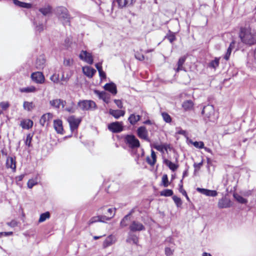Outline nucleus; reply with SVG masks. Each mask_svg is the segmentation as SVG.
Instances as JSON below:
<instances>
[{
  "label": "nucleus",
  "mask_w": 256,
  "mask_h": 256,
  "mask_svg": "<svg viewBox=\"0 0 256 256\" xmlns=\"http://www.w3.org/2000/svg\"><path fill=\"white\" fill-rule=\"evenodd\" d=\"M202 114L204 116V118L206 122H215L218 118L214 109L212 105L208 104L204 107Z\"/></svg>",
  "instance_id": "3"
},
{
  "label": "nucleus",
  "mask_w": 256,
  "mask_h": 256,
  "mask_svg": "<svg viewBox=\"0 0 256 256\" xmlns=\"http://www.w3.org/2000/svg\"><path fill=\"white\" fill-rule=\"evenodd\" d=\"M50 217V214L47 212L40 214L38 222H42Z\"/></svg>",
  "instance_id": "39"
},
{
  "label": "nucleus",
  "mask_w": 256,
  "mask_h": 256,
  "mask_svg": "<svg viewBox=\"0 0 256 256\" xmlns=\"http://www.w3.org/2000/svg\"><path fill=\"white\" fill-rule=\"evenodd\" d=\"M33 135L31 134H28L26 136V140H25V144L28 147L32 146L31 142L32 140Z\"/></svg>",
  "instance_id": "44"
},
{
  "label": "nucleus",
  "mask_w": 256,
  "mask_h": 256,
  "mask_svg": "<svg viewBox=\"0 0 256 256\" xmlns=\"http://www.w3.org/2000/svg\"><path fill=\"white\" fill-rule=\"evenodd\" d=\"M162 145L163 146L164 150H166V152H167L168 149V148L170 149V145L168 144H164Z\"/></svg>",
  "instance_id": "64"
},
{
  "label": "nucleus",
  "mask_w": 256,
  "mask_h": 256,
  "mask_svg": "<svg viewBox=\"0 0 256 256\" xmlns=\"http://www.w3.org/2000/svg\"><path fill=\"white\" fill-rule=\"evenodd\" d=\"M182 182V179L180 180L181 184H180L179 191L184 196V195H186V192L183 189Z\"/></svg>",
  "instance_id": "55"
},
{
  "label": "nucleus",
  "mask_w": 256,
  "mask_h": 256,
  "mask_svg": "<svg viewBox=\"0 0 256 256\" xmlns=\"http://www.w3.org/2000/svg\"><path fill=\"white\" fill-rule=\"evenodd\" d=\"M34 24H36V32H40L44 30V26L42 24H39L38 25H37L36 22H34Z\"/></svg>",
  "instance_id": "52"
},
{
  "label": "nucleus",
  "mask_w": 256,
  "mask_h": 256,
  "mask_svg": "<svg viewBox=\"0 0 256 256\" xmlns=\"http://www.w3.org/2000/svg\"><path fill=\"white\" fill-rule=\"evenodd\" d=\"M162 116L163 120L166 122L170 123L172 122V118L168 113L163 112L162 113Z\"/></svg>",
  "instance_id": "42"
},
{
  "label": "nucleus",
  "mask_w": 256,
  "mask_h": 256,
  "mask_svg": "<svg viewBox=\"0 0 256 256\" xmlns=\"http://www.w3.org/2000/svg\"><path fill=\"white\" fill-rule=\"evenodd\" d=\"M94 92V94H96L100 99H102L106 103L108 104L110 102V94L106 92H100L98 90H95Z\"/></svg>",
  "instance_id": "15"
},
{
  "label": "nucleus",
  "mask_w": 256,
  "mask_h": 256,
  "mask_svg": "<svg viewBox=\"0 0 256 256\" xmlns=\"http://www.w3.org/2000/svg\"><path fill=\"white\" fill-rule=\"evenodd\" d=\"M234 197L236 200L240 204H246L248 200L242 196L238 194H234Z\"/></svg>",
  "instance_id": "41"
},
{
  "label": "nucleus",
  "mask_w": 256,
  "mask_h": 256,
  "mask_svg": "<svg viewBox=\"0 0 256 256\" xmlns=\"http://www.w3.org/2000/svg\"><path fill=\"white\" fill-rule=\"evenodd\" d=\"M46 65V58L44 55L40 56L36 59V68L38 70H42L44 68Z\"/></svg>",
  "instance_id": "17"
},
{
  "label": "nucleus",
  "mask_w": 256,
  "mask_h": 256,
  "mask_svg": "<svg viewBox=\"0 0 256 256\" xmlns=\"http://www.w3.org/2000/svg\"><path fill=\"white\" fill-rule=\"evenodd\" d=\"M38 184L37 178H32L28 180L27 183L28 187L29 188H32L34 186Z\"/></svg>",
  "instance_id": "40"
},
{
  "label": "nucleus",
  "mask_w": 256,
  "mask_h": 256,
  "mask_svg": "<svg viewBox=\"0 0 256 256\" xmlns=\"http://www.w3.org/2000/svg\"><path fill=\"white\" fill-rule=\"evenodd\" d=\"M52 7L49 5H46L44 7L40 8H39L38 10L44 16H48L52 12Z\"/></svg>",
  "instance_id": "27"
},
{
  "label": "nucleus",
  "mask_w": 256,
  "mask_h": 256,
  "mask_svg": "<svg viewBox=\"0 0 256 256\" xmlns=\"http://www.w3.org/2000/svg\"><path fill=\"white\" fill-rule=\"evenodd\" d=\"M220 63V58H216L215 59L212 61H211L209 64L208 66L210 68H216L218 65Z\"/></svg>",
  "instance_id": "37"
},
{
  "label": "nucleus",
  "mask_w": 256,
  "mask_h": 256,
  "mask_svg": "<svg viewBox=\"0 0 256 256\" xmlns=\"http://www.w3.org/2000/svg\"><path fill=\"white\" fill-rule=\"evenodd\" d=\"M120 7L124 8L131 5L134 0H116Z\"/></svg>",
  "instance_id": "31"
},
{
  "label": "nucleus",
  "mask_w": 256,
  "mask_h": 256,
  "mask_svg": "<svg viewBox=\"0 0 256 256\" xmlns=\"http://www.w3.org/2000/svg\"><path fill=\"white\" fill-rule=\"evenodd\" d=\"M135 58L139 60H143L144 58V55L140 54H135Z\"/></svg>",
  "instance_id": "59"
},
{
  "label": "nucleus",
  "mask_w": 256,
  "mask_h": 256,
  "mask_svg": "<svg viewBox=\"0 0 256 256\" xmlns=\"http://www.w3.org/2000/svg\"><path fill=\"white\" fill-rule=\"evenodd\" d=\"M193 106L194 104L192 100H186L182 104V107L186 110L192 109Z\"/></svg>",
  "instance_id": "32"
},
{
  "label": "nucleus",
  "mask_w": 256,
  "mask_h": 256,
  "mask_svg": "<svg viewBox=\"0 0 256 256\" xmlns=\"http://www.w3.org/2000/svg\"><path fill=\"white\" fill-rule=\"evenodd\" d=\"M23 108L26 110L31 111L34 108V105L32 102L25 101L23 104Z\"/></svg>",
  "instance_id": "35"
},
{
  "label": "nucleus",
  "mask_w": 256,
  "mask_h": 256,
  "mask_svg": "<svg viewBox=\"0 0 256 256\" xmlns=\"http://www.w3.org/2000/svg\"><path fill=\"white\" fill-rule=\"evenodd\" d=\"M239 36L241 41L245 44L252 45L256 44V32L251 28H241Z\"/></svg>",
  "instance_id": "1"
},
{
  "label": "nucleus",
  "mask_w": 256,
  "mask_h": 256,
  "mask_svg": "<svg viewBox=\"0 0 256 256\" xmlns=\"http://www.w3.org/2000/svg\"><path fill=\"white\" fill-rule=\"evenodd\" d=\"M78 106L81 110L84 111L94 110L97 108L94 102L92 100H82L78 102Z\"/></svg>",
  "instance_id": "4"
},
{
  "label": "nucleus",
  "mask_w": 256,
  "mask_h": 256,
  "mask_svg": "<svg viewBox=\"0 0 256 256\" xmlns=\"http://www.w3.org/2000/svg\"><path fill=\"white\" fill-rule=\"evenodd\" d=\"M165 254L167 256H170L172 254V251L170 248H165Z\"/></svg>",
  "instance_id": "58"
},
{
  "label": "nucleus",
  "mask_w": 256,
  "mask_h": 256,
  "mask_svg": "<svg viewBox=\"0 0 256 256\" xmlns=\"http://www.w3.org/2000/svg\"><path fill=\"white\" fill-rule=\"evenodd\" d=\"M106 208V206L102 207L98 210V212H100V213H102V214H104L103 215L105 216L106 217V218H108V219H104V220L106 221V220H110L114 216L115 210H116V208L113 209L112 208H110L106 210V212H104Z\"/></svg>",
  "instance_id": "8"
},
{
  "label": "nucleus",
  "mask_w": 256,
  "mask_h": 256,
  "mask_svg": "<svg viewBox=\"0 0 256 256\" xmlns=\"http://www.w3.org/2000/svg\"><path fill=\"white\" fill-rule=\"evenodd\" d=\"M106 217L104 215H100L98 216H93L89 220L88 224H91L93 223L98 222H106L104 219H106Z\"/></svg>",
  "instance_id": "25"
},
{
  "label": "nucleus",
  "mask_w": 256,
  "mask_h": 256,
  "mask_svg": "<svg viewBox=\"0 0 256 256\" xmlns=\"http://www.w3.org/2000/svg\"><path fill=\"white\" fill-rule=\"evenodd\" d=\"M7 224L11 227H15L17 226L18 222L15 220H12L10 222H8Z\"/></svg>",
  "instance_id": "56"
},
{
  "label": "nucleus",
  "mask_w": 256,
  "mask_h": 256,
  "mask_svg": "<svg viewBox=\"0 0 256 256\" xmlns=\"http://www.w3.org/2000/svg\"><path fill=\"white\" fill-rule=\"evenodd\" d=\"M98 73H99L100 76L101 78H106V74L105 72L102 70V69L98 70Z\"/></svg>",
  "instance_id": "60"
},
{
  "label": "nucleus",
  "mask_w": 256,
  "mask_h": 256,
  "mask_svg": "<svg viewBox=\"0 0 256 256\" xmlns=\"http://www.w3.org/2000/svg\"><path fill=\"white\" fill-rule=\"evenodd\" d=\"M190 142L196 148H202L204 147V144L202 142H194L190 141Z\"/></svg>",
  "instance_id": "49"
},
{
  "label": "nucleus",
  "mask_w": 256,
  "mask_h": 256,
  "mask_svg": "<svg viewBox=\"0 0 256 256\" xmlns=\"http://www.w3.org/2000/svg\"><path fill=\"white\" fill-rule=\"evenodd\" d=\"M108 130L114 133H118L122 131V122H116L110 123L108 126Z\"/></svg>",
  "instance_id": "7"
},
{
  "label": "nucleus",
  "mask_w": 256,
  "mask_h": 256,
  "mask_svg": "<svg viewBox=\"0 0 256 256\" xmlns=\"http://www.w3.org/2000/svg\"><path fill=\"white\" fill-rule=\"evenodd\" d=\"M6 167L8 168H11L13 172L16 170V158L8 156L6 162Z\"/></svg>",
  "instance_id": "13"
},
{
  "label": "nucleus",
  "mask_w": 256,
  "mask_h": 256,
  "mask_svg": "<svg viewBox=\"0 0 256 256\" xmlns=\"http://www.w3.org/2000/svg\"><path fill=\"white\" fill-rule=\"evenodd\" d=\"M125 142L132 148H138L140 144L138 140L132 134L126 135L124 138Z\"/></svg>",
  "instance_id": "5"
},
{
  "label": "nucleus",
  "mask_w": 256,
  "mask_h": 256,
  "mask_svg": "<svg viewBox=\"0 0 256 256\" xmlns=\"http://www.w3.org/2000/svg\"><path fill=\"white\" fill-rule=\"evenodd\" d=\"M0 106L4 110H6L10 106V104L8 102H0Z\"/></svg>",
  "instance_id": "53"
},
{
  "label": "nucleus",
  "mask_w": 256,
  "mask_h": 256,
  "mask_svg": "<svg viewBox=\"0 0 256 256\" xmlns=\"http://www.w3.org/2000/svg\"><path fill=\"white\" fill-rule=\"evenodd\" d=\"M168 38L170 42L172 43L174 40H175L176 37L174 34H171L168 36Z\"/></svg>",
  "instance_id": "61"
},
{
  "label": "nucleus",
  "mask_w": 256,
  "mask_h": 256,
  "mask_svg": "<svg viewBox=\"0 0 256 256\" xmlns=\"http://www.w3.org/2000/svg\"><path fill=\"white\" fill-rule=\"evenodd\" d=\"M53 117V114L50 112H48L43 114L40 120V123L42 126H44V124L52 120Z\"/></svg>",
  "instance_id": "20"
},
{
  "label": "nucleus",
  "mask_w": 256,
  "mask_h": 256,
  "mask_svg": "<svg viewBox=\"0 0 256 256\" xmlns=\"http://www.w3.org/2000/svg\"><path fill=\"white\" fill-rule=\"evenodd\" d=\"M50 80L54 83L58 84L60 82L59 76L58 74H54L50 78Z\"/></svg>",
  "instance_id": "48"
},
{
  "label": "nucleus",
  "mask_w": 256,
  "mask_h": 256,
  "mask_svg": "<svg viewBox=\"0 0 256 256\" xmlns=\"http://www.w3.org/2000/svg\"><path fill=\"white\" fill-rule=\"evenodd\" d=\"M114 102L118 108H122V104L121 100H114Z\"/></svg>",
  "instance_id": "57"
},
{
  "label": "nucleus",
  "mask_w": 256,
  "mask_h": 256,
  "mask_svg": "<svg viewBox=\"0 0 256 256\" xmlns=\"http://www.w3.org/2000/svg\"><path fill=\"white\" fill-rule=\"evenodd\" d=\"M202 164V162H200L198 163V164L195 163L194 164V167L195 168L199 169V168H200L201 167Z\"/></svg>",
  "instance_id": "63"
},
{
  "label": "nucleus",
  "mask_w": 256,
  "mask_h": 256,
  "mask_svg": "<svg viewBox=\"0 0 256 256\" xmlns=\"http://www.w3.org/2000/svg\"><path fill=\"white\" fill-rule=\"evenodd\" d=\"M151 156L152 160H151L149 158L147 159L148 162L151 166H154L156 162V154L154 150H152Z\"/></svg>",
  "instance_id": "38"
},
{
  "label": "nucleus",
  "mask_w": 256,
  "mask_h": 256,
  "mask_svg": "<svg viewBox=\"0 0 256 256\" xmlns=\"http://www.w3.org/2000/svg\"><path fill=\"white\" fill-rule=\"evenodd\" d=\"M20 126L24 129H30L33 126V122L29 119L24 120L21 122Z\"/></svg>",
  "instance_id": "26"
},
{
  "label": "nucleus",
  "mask_w": 256,
  "mask_h": 256,
  "mask_svg": "<svg viewBox=\"0 0 256 256\" xmlns=\"http://www.w3.org/2000/svg\"><path fill=\"white\" fill-rule=\"evenodd\" d=\"M152 147L156 150L160 152H161L163 153L164 152L162 145H159L158 144H152Z\"/></svg>",
  "instance_id": "51"
},
{
  "label": "nucleus",
  "mask_w": 256,
  "mask_h": 256,
  "mask_svg": "<svg viewBox=\"0 0 256 256\" xmlns=\"http://www.w3.org/2000/svg\"><path fill=\"white\" fill-rule=\"evenodd\" d=\"M116 239L115 236L112 235L108 236L103 242V248H106L116 242Z\"/></svg>",
  "instance_id": "22"
},
{
  "label": "nucleus",
  "mask_w": 256,
  "mask_h": 256,
  "mask_svg": "<svg viewBox=\"0 0 256 256\" xmlns=\"http://www.w3.org/2000/svg\"><path fill=\"white\" fill-rule=\"evenodd\" d=\"M176 132H177V134H182V135H184V136L186 135V130H180Z\"/></svg>",
  "instance_id": "62"
},
{
  "label": "nucleus",
  "mask_w": 256,
  "mask_h": 256,
  "mask_svg": "<svg viewBox=\"0 0 256 256\" xmlns=\"http://www.w3.org/2000/svg\"><path fill=\"white\" fill-rule=\"evenodd\" d=\"M137 134L138 137L140 138L149 140L148 137V132L144 126H140L137 130Z\"/></svg>",
  "instance_id": "16"
},
{
  "label": "nucleus",
  "mask_w": 256,
  "mask_h": 256,
  "mask_svg": "<svg viewBox=\"0 0 256 256\" xmlns=\"http://www.w3.org/2000/svg\"><path fill=\"white\" fill-rule=\"evenodd\" d=\"M50 105L51 107L55 109H59L60 106L64 108L66 102L60 98H56L50 100Z\"/></svg>",
  "instance_id": "11"
},
{
  "label": "nucleus",
  "mask_w": 256,
  "mask_h": 256,
  "mask_svg": "<svg viewBox=\"0 0 256 256\" xmlns=\"http://www.w3.org/2000/svg\"><path fill=\"white\" fill-rule=\"evenodd\" d=\"M30 78L33 82L38 84H43L45 80L43 74L40 72H32Z\"/></svg>",
  "instance_id": "9"
},
{
  "label": "nucleus",
  "mask_w": 256,
  "mask_h": 256,
  "mask_svg": "<svg viewBox=\"0 0 256 256\" xmlns=\"http://www.w3.org/2000/svg\"><path fill=\"white\" fill-rule=\"evenodd\" d=\"M79 58L81 60L90 64H93L94 60L92 54L86 50H82L79 54Z\"/></svg>",
  "instance_id": "6"
},
{
  "label": "nucleus",
  "mask_w": 256,
  "mask_h": 256,
  "mask_svg": "<svg viewBox=\"0 0 256 256\" xmlns=\"http://www.w3.org/2000/svg\"><path fill=\"white\" fill-rule=\"evenodd\" d=\"M131 215V213L130 212L128 214L126 215L124 217L122 220L120 222V225L122 227H125L128 226V222L130 220V216Z\"/></svg>",
  "instance_id": "36"
},
{
  "label": "nucleus",
  "mask_w": 256,
  "mask_h": 256,
  "mask_svg": "<svg viewBox=\"0 0 256 256\" xmlns=\"http://www.w3.org/2000/svg\"><path fill=\"white\" fill-rule=\"evenodd\" d=\"M21 92H34L36 91V88L34 86H30L26 88H22L20 89Z\"/></svg>",
  "instance_id": "33"
},
{
  "label": "nucleus",
  "mask_w": 256,
  "mask_h": 256,
  "mask_svg": "<svg viewBox=\"0 0 256 256\" xmlns=\"http://www.w3.org/2000/svg\"><path fill=\"white\" fill-rule=\"evenodd\" d=\"M196 190L198 192L206 196H216L218 194L217 192L214 190H210L199 188H197Z\"/></svg>",
  "instance_id": "18"
},
{
  "label": "nucleus",
  "mask_w": 256,
  "mask_h": 256,
  "mask_svg": "<svg viewBox=\"0 0 256 256\" xmlns=\"http://www.w3.org/2000/svg\"><path fill=\"white\" fill-rule=\"evenodd\" d=\"M109 114L115 118L118 119L120 116H123L124 115L125 112L122 110H114L110 109L109 110Z\"/></svg>",
  "instance_id": "24"
},
{
  "label": "nucleus",
  "mask_w": 256,
  "mask_h": 256,
  "mask_svg": "<svg viewBox=\"0 0 256 256\" xmlns=\"http://www.w3.org/2000/svg\"><path fill=\"white\" fill-rule=\"evenodd\" d=\"M230 201L226 197H222L218 200V206L220 208H228L230 206Z\"/></svg>",
  "instance_id": "14"
},
{
  "label": "nucleus",
  "mask_w": 256,
  "mask_h": 256,
  "mask_svg": "<svg viewBox=\"0 0 256 256\" xmlns=\"http://www.w3.org/2000/svg\"><path fill=\"white\" fill-rule=\"evenodd\" d=\"M173 194V192L171 190L166 189L160 192V196H170Z\"/></svg>",
  "instance_id": "43"
},
{
  "label": "nucleus",
  "mask_w": 256,
  "mask_h": 256,
  "mask_svg": "<svg viewBox=\"0 0 256 256\" xmlns=\"http://www.w3.org/2000/svg\"><path fill=\"white\" fill-rule=\"evenodd\" d=\"M231 52H232V49H230V48H228L227 50L226 53L224 56V58L226 60H228L229 59L230 56L231 54Z\"/></svg>",
  "instance_id": "54"
},
{
  "label": "nucleus",
  "mask_w": 256,
  "mask_h": 256,
  "mask_svg": "<svg viewBox=\"0 0 256 256\" xmlns=\"http://www.w3.org/2000/svg\"><path fill=\"white\" fill-rule=\"evenodd\" d=\"M129 228L131 232L142 231L145 230L144 226L140 222L134 220L130 224Z\"/></svg>",
  "instance_id": "12"
},
{
  "label": "nucleus",
  "mask_w": 256,
  "mask_h": 256,
  "mask_svg": "<svg viewBox=\"0 0 256 256\" xmlns=\"http://www.w3.org/2000/svg\"><path fill=\"white\" fill-rule=\"evenodd\" d=\"M186 60V58L185 56H182L179 58L178 62V68L176 70V72H178L180 70H184L183 64H184Z\"/></svg>",
  "instance_id": "30"
},
{
  "label": "nucleus",
  "mask_w": 256,
  "mask_h": 256,
  "mask_svg": "<svg viewBox=\"0 0 256 256\" xmlns=\"http://www.w3.org/2000/svg\"><path fill=\"white\" fill-rule=\"evenodd\" d=\"M162 184L164 187H167L170 184L167 174H164L162 177Z\"/></svg>",
  "instance_id": "45"
},
{
  "label": "nucleus",
  "mask_w": 256,
  "mask_h": 256,
  "mask_svg": "<svg viewBox=\"0 0 256 256\" xmlns=\"http://www.w3.org/2000/svg\"><path fill=\"white\" fill-rule=\"evenodd\" d=\"M83 72L88 78H92L96 72V70L90 66H84L82 68Z\"/></svg>",
  "instance_id": "23"
},
{
  "label": "nucleus",
  "mask_w": 256,
  "mask_h": 256,
  "mask_svg": "<svg viewBox=\"0 0 256 256\" xmlns=\"http://www.w3.org/2000/svg\"><path fill=\"white\" fill-rule=\"evenodd\" d=\"M54 127L56 131L60 134H63L62 122L60 120H56L54 121Z\"/></svg>",
  "instance_id": "19"
},
{
  "label": "nucleus",
  "mask_w": 256,
  "mask_h": 256,
  "mask_svg": "<svg viewBox=\"0 0 256 256\" xmlns=\"http://www.w3.org/2000/svg\"><path fill=\"white\" fill-rule=\"evenodd\" d=\"M14 4L15 5L18 6L20 8H28L31 7V4H30L22 2L18 0H14Z\"/></svg>",
  "instance_id": "34"
},
{
  "label": "nucleus",
  "mask_w": 256,
  "mask_h": 256,
  "mask_svg": "<svg viewBox=\"0 0 256 256\" xmlns=\"http://www.w3.org/2000/svg\"><path fill=\"white\" fill-rule=\"evenodd\" d=\"M56 14L64 25L70 26L71 17L67 8L64 6H58L56 8Z\"/></svg>",
  "instance_id": "2"
},
{
  "label": "nucleus",
  "mask_w": 256,
  "mask_h": 256,
  "mask_svg": "<svg viewBox=\"0 0 256 256\" xmlns=\"http://www.w3.org/2000/svg\"><path fill=\"white\" fill-rule=\"evenodd\" d=\"M71 106H68L65 108L64 110L66 112H68L70 113H74L76 111V108L74 107V103L73 102H72Z\"/></svg>",
  "instance_id": "46"
},
{
  "label": "nucleus",
  "mask_w": 256,
  "mask_h": 256,
  "mask_svg": "<svg viewBox=\"0 0 256 256\" xmlns=\"http://www.w3.org/2000/svg\"><path fill=\"white\" fill-rule=\"evenodd\" d=\"M74 62V60L72 58H64V64L66 66H72Z\"/></svg>",
  "instance_id": "50"
},
{
  "label": "nucleus",
  "mask_w": 256,
  "mask_h": 256,
  "mask_svg": "<svg viewBox=\"0 0 256 256\" xmlns=\"http://www.w3.org/2000/svg\"><path fill=\"white\" fill-rule=\"evenodd\" d=\"M72 131L76 130L81 122L80 118H76L74 116H70L68 118Z\"/></svg>",
  "instance_id": "10"
},
{
  "label": "nucleus",
  "mask_w": 256,
  "mask_h": 256,
  "mask_svg": "<svg viewBox=\"0 0 256 256\" xmlns=\"http://www.w3.org/2000/svg\"><path fill=\"white\" fill-rule=\"evenodd\" d=\"M140 116L139 115H136L134 114H131L128 120L132 125H134L138 120H140Z\"/></svg>",
  "instance_id": "28"
},
{
  "label": "nucleus",
  "mask_w": 256,
  "mask_h": 256,
  "mask_svg": "<svg viewBox=\"0 0 256 256\" xmlns=\"http://www.w3.org/2000/svg\"><path fill=\"white\" fill-rule=\"evenodd\" d=\"M104 88L105 90L110 92L114 95L116 94L117 93L116 85L113 82L106 84L104 86Z\"/></svg>",
  "instance_id": "21"
},
{
  "label": "nucleus",
  "mask_w": 256,
  "mask_h": 256,
  "mask_svg": "<svg viewBox=\"0 0 256 256\" xmlns=\"http://www.w3.org/2000/svg\"><path fill=\"white\" fill-rule=\"evenodd\" d=\"M164 163L172 171H175L178 168V165L174 164L167 159H164Z\"/></svg>",
  "instance_id": "29"
},
{
  "label": "nucleus",
  "mask_w": 256,
  "mask_h": 256,
  "mask_svg": "<svg viewBox=\"0 0 256 256\" xmlns=\"http://www.w3.org/2000/svg\"><path fill=\"white\" fill-rule=\"evenodd\" d=\"M172 199L178 207H180L182 206V202L181 199L180 198L176 196H174L172 197Z\"/></svg>",
  "instance_id": "47"
}]
</instances>
